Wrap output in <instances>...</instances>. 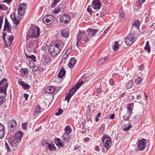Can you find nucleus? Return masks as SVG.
I'll return each mask as SVG.
<instances>
[{
	"instance_id": "nucleus-24",
	"label": "nucleus",
	"mask_w": 155,
	"mask_h": 155,
	"mask_svg": "<svg viewBox=\"0 0 155 155\" xmlns=\"http://www.w3.org/2000/svg\"><path fill=\"white\" fill-rule=\"evenodd\" d=\"M8 42L5 43L6 44V46L7 47L11 45L12 42L14 39V37L12 35L9 36L8 37Z\"/></svg>"
},
{
	"instance_id": "nucleus-62",
	"label": "nucleus",
	"mask_w": 155,
	"mask_h": 155,
	"mask_svg": "<svg viewBox=\"0 0 155 155\" xmlns=\"http://www.w3.org/2000/svg\"><path fill=\"white\" fill-rule=\"evenodd\" d=\"M24 97L25 98V100L27 101L28 100V94H24Z\"/></svg>"
},
{
	"instance_id": "nucleus-45",
	"label": "nucleus",
	"mask_w": 155,
	"mask_h": 155,
	"mask_svg": "<svg viewBox=\"0 0 155 155\" xmlns=\"http://www.w3.org/2000/svg\"><path fill=\"white\" fill-rule=\"evenodd\" d=\"M20 72L21 73H23L25 74H27L28 73V71L27 68H22Z\"/></svg>"
},
{
	"instance_id": "nucleus-3",
	"label": "nucleus",
	"mask_w": 155,
	"mask_h": 155,
	"mask_svg": "<svg viewBox=\"0 0 155 155\" xmlns=\"http://www.w3.org/2000/svg\"><path fill=\"white\" fill-rule=\"evenodd\" d=\"M7 81V79L4 78L0 81V92L3 93L5 96L7 95L6 91L8 85Z\"/></svg>"
},
{
	"instance_id": "nucleus-44",
	"label": "nucleus",
	"mask_w": 155,
	"mask_h": 155,
	"mask_svg": "<svg viewBox=\"0 0 155 155\" xmlns=\"http://www.w3.org/2000/svg\"><path fill=\"white\" fill-rule=\"evenodd\" d=\"M61 10V8L59 7H55V9L53 11V12L55 14H57L58 13L60 10Z\"/></svg>"
},
{
	"instance_id": "nucleus-8",
	"label": "nucleus",
	"mask_w": 155,
	"mask_h": 155,
	"mask_svg": "<svg viewBox=\"0 0 155 155\" xmlns=\"http://www.w3.org/2000/svg\"><path fill=\"white\" fill-rule=\"evenodd\" d=\"M136 38L133 34L130 33L127 36V45H131L136 40Z\"/></svg>"
},
{
	"instance_id": "nucleus-48",
	"label": "nucleus",
	"mask_w": 155,
	"mask_h": 155,
	"mask_svg": "<svg viewBox=\"0 0 155 155\" xmlns=\"http://www.w3.org/2000/svg\"><path fill=\"white\" fill-rule=\"evenodd\" d=\"M63 112V110L61 109V108H59L58 109V111L55 114V115L57 116H59Z\"/></svg>"
},
{
	"instance_id": "nucleus-59",
	"label": "nucleus",
	"mask_w": 155,
	"mask_h": 155,
	"mask_svg": "<svg viewBox=\"0 0 155 155\" xmlns=\"http://www.w3.org/2000/svg\"><path fill=\"white\" fill-rule=\"evenodd\" d=\"M45 68H41V67H37V70H35V71H36V70H38L39 71H44L45 70Z\"/></svg>"
},
{
	"instance_id": "nucleus-53",
	"label": "nucleus",
	"mask_w": 155,
	"mask_h": 155,
	"mask_svg": "<svg viewBox=\"0 0 155 155\" xmlns=\"http://www.w3.org/2000/svg\"><path fill=\"white\" fill-rule=\"evenodd\" d=\"M7 34L5 32H3L2 34V38L4 40V42L5 43H6V41L5 40V37L6 36Z\"/></svg>"
},
{
	"instance_id": "nucleus-16",
	"label": "nucleus",
	"mask_w": 155,
	"mask_h": 155,
	"mask_svg": "<svg viewBox=\"0 0 155 155\" xmlns=\"http://www.w3.org/2000/svg\"><path fill=\"white\" fill-rule=\"evenodd\" d=\"M18 83L19 85L22 86L25 90H28L31 87V86L26 83H25L22 81H18Z\"/></svg>"
},
{
	"instance_id": "nucleus-1",
	"label": "nucleus",
	"mask_w": 155,
	"mask_h": 155,
	"mask_svg": "<svg viewBox=\"0 0 155 155\" xmlns=\"http://www.w3.org/2000/svg\"><path fill=\"white\" fill-rule=\"evenodd\" d=\"M48 51L51 56L55 57L60 52L61 49L57 44L51 42L49 47Z\"/></svg>"
},
{
	"instance_id": "nucleus-7",
	"label": "nucleus",
	"mask_w": 155,
	"mask_h": 155,
	"mask_svg": "<svg viewBox=\"0 0 155 155\" xmlns=\"http://www.w3.org/2000/svg\"><path fill=\"white\" fill-rule=\"evenodd\" d=\"M71 20V16L68 14H64L62 15L60 19V22L61 23L65 24H69Z\"/></svg>"
},
{
	"instance_id": "nucleus-30",
	"label": "nucleus",
	"mask_w": 155,
	"mask_h": 155,
	"mask_svg": "<svg viewBox=\"0 0 155 155\" xmlns=\"http://www.w3.org/2000/svg\"><path fill=\"white\" fill-rule=\"evenodd\" d=\"M74 94V92L71 94L69 93H67L66 94L65 100L67 101L68 103H69L71 98Z\"/></svg>"
},
{
	"instance_id": "nucleus-21",
	"label": "nucleus",
	"mask_w": 155,
	"mask_h": 155,
	"mask_svg": "<svg viewBox=\"0 0 155 155\" xmlns=\"http://www.w3.org/2000/svg\"><path fill=\"white\" fill-rule=\"evenodd\" d=\"M76 62V60L74 58H71L68 64V66L71 68H72L74 66Z\"/></svg>"
},
{
	"instance_id": "nucleus-46",
	"label": "nucleus",
	"mask_w": 155,
	"mask_h": 155,
	"mask_svg": "<svg viewBox=\"0 0 155 155\" xmlns=\"http://www.w3.org/2000/svg\"><path fill=\"white\" fill-rule=\"evenodd\" d=\"M79 35H80L79 34H78L77 37V44H76V46L78 47V45L80 42V41H81V38L79 37Z\"/></svg>"
},
{
	"instance_id": "nucleus-14",
	"label": "nucleus",
	"mask_w": 155,
	"mask_h": 155,
	"mask_svg": "<svg viewBox=\"0 0 155 155\" xmlns=\"http://www.w3.org/2000/svg\"><path fill=\"white\" fill-rule=\"evenodd\" d=\"M98 31V30L94 29L89 28L87 30V35L90 37V38H91Z\"/></svg>"
},
{
	"instance_id": "nucleus-55",
	"label": "nucleus",
	"mask_w": 155,
	"mask_h": 155,
	"mask_svg": "<svg viewBox=\"0 0 155 155\" xmlns=\"http://www.w3.org/2000/svg\"><path fill=\"white\" fill-rule=\"evenodd\" d=\"M3 17L2 16H0V29L2 28L3 22Z\"/></svg>"
},
{
	"instance_id": "nucleus-35",
	"label": "nucleus",
	"mask_w": 155,
	"mask_h": 155,
	"mask_svg": "<svg viewBox=\"0 0 155 155\" xmlns=\"http://www.w3.org/2000/svg\"><path fill=\"white\" fill-rule=\"evenodd\" d=\"M61 34L63 38H67L68 37V33L65 30L62 31L61 32Z\"/></svg>"
},
{
	"instance_id": "nucleus-10",
	"label": "nucleus",
	"mask_w": 155,
	"mask_h": 155,
	"mask_svg": "<svg viewBox=\"0 0 155 155\" xmlns=\"http://www.w3.org/2000/svg\"><path fill=\"white\" fill-rule=\"evenodd\" d=\"M8 129L9 132L12 131L16 127L17 124L14 120H11L8 122Z\"/></svg>"
},
{
	"instance_id": "nucleus-63",
	"label": "nucleus",
	"mask_w": 155,
	"mask_h": 155,
	"mask_svg": "<svg viewBox=\"0 0 155 155\" xmlns=\"http://www.w3.org/2000/svg\"><path fill=\"white\" fill-rule=\"evenodd\" d=\"M12 0H4L3 2H5L7 4H9L12 2Z\"/></svg>"
},
{
	"instance_id": "nucleus-64",
	"label": "nucleus",
	"mask_w": 155,
	"mask_h": 155,
	"mask_svg": "<svg viewBox=\"0 0 155 155\" xmlns=\"http://www.w3.org/2000/svg\"><path fill=\"white\" fill-rule=\"evenodd\" d=\"M145 1V0H139L138 3L139 5H141L143 3H144Z\"/></svg>"
},
{
	"instance_id": "nucleus-9",
	"label": "nucleus",
	"mask_w": 155,
	"mask_h": 155,
	"mask_svg": "<svg viewBox=\"0 0 155 155\" xmlns=\"http://www.w3.org/2000/svg\"><path fill=\"white\" fill-rule=\"evenodd\" d=\"M79 34V37L81 38V41H83L85 43H87L89 41L90 37L87 35L85 32L79 31L78 34Z\"/></svg>"
},
{
	"instance_id": "nucleus-56",
	"label": "nucleus",
	"mask_w": 155,
	"mask_h": 155,
	"mask_svg": "<svg viewBox=\"0 0 155 155\" xmlns=\"http://www.w3.org/2000/svg\"><path fill=\"white\" fill-rule=\"evenodd\" d=\"M134 95H132V94H131L129 95V101H132L134 99Z\"/></svg>"
},
{
	"instance_id": "nucleus-42",
	"label": "nucleus",
	"mask_w": 155,
	"mask_h": 155,
	"mask_svg": "<svg viewBox=\"0 0 155 155\" xmlns=\"http://www.w3.org/2000/svg\"><path fill=\"white\" fill-rule=\"evenodd\" d=\"M133 85V81L132 80H130L128 82L127 85V88L129 89Z\"/></svg>"
},
{
	"instance_id": "nucleus-17",
	"label": "nucleus",
	"mask_w": 155,
	"mask_h": 155,
	"mask_svg": "<svg viewBox=\"0 0 155 155\" xmlns=\"http://www.w3.org/2000/svg\"><path fill=\"white\" fill-rule=\"evenodd\" d=\"M5 127L4 125L0 123V139H2L4 136Z\"/></svg>"
},
{
	"instance_id": "nucleus-57",
	"label": "nucleus",
	"mask_w": 155,
	"mask_h": 155,
	"mask_svg": "<svg viewBox=\"0 0 155 155\" xmlns=\"http://www.w3.org/2000/svg\"><path fill=\"white\" fill-rule=\"evenodd\" d=\"M27 123L25 122L22 124V127L23 129H25L26 128L27 125H26Z\"/></svg>"
},
{
	"instance_id": "nucleus-6",
	"label": "nucleus",
	"mask_w": 155,
	"mask_h": 155,
	"mask_svg": "<svg viewBox=\"0 0 155 155\" xmlns=\"http://www.w3.org/2000/svg\"><path fill=\"white\" fill-rule=\"evenodd\" d=\"M54 19L53 16L51 15H47L42 19L43 22L45 24L48 25L52 23Z\"/></svg>"
},
{
	"instance_id": "nucleus-54",
	"label": "nucleus",
	"mask_w": 155,
	"mask_h": 155,
	"mask_svg": "<svg viewBox=\"0 0 155 155\" xmlns=\"http://www.w3.org/2000/svg\"><path fill=\"white\" fill-rule=\"evenodd\" d=\"M72 49H71L69 48V49H68L65 53V54H66L67 56H68L72 51Z\"/></svg>"
},
{
	"instance_id": "nucleus-47",
	"label": "nucleus",
	"mask_w": 155,
	"mask_h": 155,
	"mask_svg": "<svg viewBox=\"0 0 155 155\" xmlns=\"http://www.w3.org/2000/svg\"><path fill=\"white\" fill-rule=\"evenodd\" d=\"M5 149L7 150L8 152H10L11 151L8 144L6 141L5 142Z\"/></svg>"
},
{
	"instance_id": "nucleus-50",
	"label": "nucleus",
	"mask_w": 155,
	"mask_h": 155,
	"mask_svg": "<svg viewBox=\"0 0 155 155\" xmlns=\"http://www.w3.org/2000/svg\"><path fill=\"white\" fill-rule=\"evenodd\" d=\"M60 0H54L53 3L52 5L51 6L52 8H53L57 4L60 2Z\"/></svg>"
},
{
	"instance_id": "nucleus-31",
	"label": "nucleus",
	"mask_w": 155,
	"mask_h": 155,
	"mask_svg": "<svg viewBox=\"0 0 155 155\" xmlns=\"http://www.w3.org/2000/svg\"><path fill=\"white\" fill-rule=\"evenodd\" d=\"M27 7V5L25 3H22L20 4L18 7V9H21V10H23L25 11V9Z\"/></svg>"
},
{
	"instance_id": "nucleus-23",
	"label": "nucleus",
	"mask_w": 155,
	"mask_h": 155,
	"mask_svg": "<svg viewBox=\"0 0 155 155\" xmlns=\"http://www.w3.org/2000/svg\"><path fill=\"white\" fill-rule=\"evenodd\" d=\"M66 71L64 67H62L60 70L58 74V77L60 78H62L66 74Z\"/></svg>"
},
{
	"instance_id": "nucleus-19",
	"label": "nucleus",
	"mask_w": 155,
	"mask_h": 155,
	"mask_svg": "<svg viewBox=\"0 0 155 155\" xmlns=\"http://www.w3.org/2000/svg\"><path fill=\"white\" fill-rule=\"evenodd\" d=\"M61 138L62 140L66 141V142H68L71 138V136L69 134L64 133L61 136Z\"/></svg>"
},
{
	"instance_id": "nucleus-5",
	"label": "nucleus",
	"mask_w": 155,
	"mask_h": 155,
	"mask_svg": "<svg viewBox=\"0 0 155 155\" xmlns=\"http://www.w3.org/2000/svg\"><path fill=\"white\" fill-rule=\"evenodd\" d=\"M146 140L144 139L139 140L137 143V147L136 148V150L139 151L143 150L146 147Z\"/></svg>"
},
{
	"instance_id": "nucleus-32",
	"label": "nucleus",
	"mask_w": 155,
	"mask_h": 155,
	"mask_svg": "<svg viewBox=\"0 0 155 155\" xmlns=\"http://www.w3.org/2000/svg\"><path fill=\"white\" fill-rule=\"evenodd\" d=\"M144 50L145 51H147L148 52H149L150 51V47L148 41H147L146 42V45L144 47Z\"/></svg>"
},
{
	"instance_id": "nucleus-36",
	"label": "nucleus",
	"mask_w": 155,
	"mask_h": 155,
	"mask_svg": "<svg viewBox=\"0 0 155 155\" xmlns=\"http://www.w3.org/2000/svg\"><path fill=\"white\" fill-rule=\"evenodd\" d=\"M118 45V42L117 41H115L114 45V46H113V49L114 51H115L118 50L119 48Z\"/></svg>"
},
{
	"instance_id": "nucleus-22",
	"label": "nucleus",
	"mask_w": 155,
	"mask_h": 155,
	"mask_svg": "<svg viewBox=\"0 0 155 155\" xmlns=\"http://www.w3.org/2000/svg\"><path fill=\"white\" fill-rule=\"evenodd\" d=\"M52 61V60L48 57H44L43 59V62L45 65H49Z\"/></svg>"
},
{
	"instance_id": "nucleus-26",
	"label": "nucleus",
	"mask_w": 155,
	"mask_h": 155,
	"mask_svg": "<svg viewBox=\"0 0 155 155\" xmlns=\"http://www.w3.org/2000/svg\"><path fill=\"white\" fill-rule=\"evenodd\" d=\"M25 54L27 59L29 58L31 59L32 60V62H35L36 61V57L35 55L33 54L31 55H29L25 52Z\"/></svg>"
},
{
	"instance_id": "nucleus-15",
	"label": "nucleus",
	"mask_w": 155,
	"mask_h": 155,
	"mask_svg": "<svg viewBox=\"0 0 155 155\" xmlns=\"http://www.w3.org/2000/svg\"><path fill=\"white\" fill-rule=\"evenodd\" d=\"M134 104L133 103L127 104V108L128 110L127 112V114H128V116H127L128 119L130 117L131 115L132 114V111L134 107Z\"/></svg>"
},
{
	"instance_id": "nucleus-40",
	"label": "nucleus",
	"mask_w": 155,
	"mask_h": 155,
	"mask_svg": "<svg viewBox=\"0 0 155 155\" xmlns=\"http://www.w3.org/2000/svg\"><path fill=\"white\" fill-rule=\"evenodd\" d=\"M107 59V57H105L104 58H103L100 60L98 62L97 64L98 65H100L102 64Z\"/></svg>"
},
{
	"instance_id": "nucleus-25",
	"label": "nucleus",
	"mask_w": 155,
	"mask_h": 155,
	"mask_svg": "<svg viewBox=\"0 0 155 155\" xmlns=\"http://www.w3.org/2000/svg\"><path fill=\"white\" fill-rule=\"evenodd\" d=\"M140 25V21L138 20H135L132 24V26L137 29L139 28Z\"/></svg>"
},
{
	"instance_id": "nucleus-52",
	"label": "nucleus",
	"mask_w": 155,
	"mask_h": 155,
	"mask_svg": "<svg viewBox=\"0 0 155 155\" xmlns=\"http://www.w3.org/2000/svg\"><path fill=\"white\" fill-rule=\"evenodd\" d=\"M74 87H72L69 91V93H70L71 94H73V93L74 92V93L76 92V91L75 89L74 88Z\"/></svg>"
},
{
	"instance_id": "nucleus-29",
	"label": "nucleus",
	"mask_w": 155,
	"mask_h": 155,
	"mask_svg": "<svg viewBox=\"0 0 155 155\" xmlns=\"http://www.w3.org/2000/svg\"><path fill=\"white\" fill-rule=\"evenodd\" d=\"M49 150L50 151H56V148L53 144L48 143L47 146Z\"/></svg>"
},
{
	"instance_id": "nucleus-33",
	"label": "nucleus",
	"mask_w": 155,
	"mask_h": 155,
	"mask_svg": "<svg viewBox=\"0 0 155 155\" xmlns=\"http://www.w3.org/2000/svg\"><path fill=\"white\" fill-rule=\"evenodd\" d=\"M65 133L69 134L72 131V129L70 126L68 125L66 126L64 129Z\"/></svg>"
},
{
	"instance_id": "nucleus-28",
	"label": "nucleus",
	"mask_w": 155,
	"mask_h": 155,
	"mask_svg": "<svg viewBox=\"0 0 155 155\" xmlns=\"http://www.w3.org/2000/svg\"><path fill=\"white\" fill-rule=\"evenodd\" d=\"M10 26L9 23L7 18L5 19V23L3 31H5L7 29V28H9Z\"/></svg>"
},
{
	"instance_id": "nucleus-20",
	"label": "nucleus",
	"mask_w": 155,
	"mask_h": 155,
	"mask_svg": "<svg viewBox=\"0 0 155 155\" xmlns=\"http://www.w3.org/2000/svg\"><path fill=\"white\" fill-rule=\"evenodd\" d=\"M10 143L12 147L14 149L16 148L20 142L12 139V138H11L10 139Z\"/></svg>"
},
{
	"instance_id": "nucleus-4",
	"label": "nucleus",
	"mask_w": 155,
	"mask_h": 155,
	"mask_svg": "<svg viewBox=\"0 0 155 155\" xmlns=\"http://www.w3.org/2000/svg\"><path fill=\"white\" fill-rule=\"evenodd\" d=\"M102 140L103 143L100 144V146L101 147V145L103 146L104 145L105 147L107 149H108L111 143V138L107 135H105L102 137Z\"/></svg>"
},
{
	"instance_id": "nucleus-43",
	"label": "nucleus",
	"mask_w": 155,
	"mask_h": 155,
	"mask_svg": "<svg viewBox=\"0 0 155 155\" xmlns=\"http://www.w3.org/2000/svg\"><path fill=\"white\" fill-rule=\"evenodd\" d=\"M29 43L30 44L28 45L27 48L32 49L34 45V43L33 41H31L29 42Z\"/></svg>"
},
{
	"instance_id": "nucleus-49",
	"label": "nucleus",
	"mask_w": 155,
	"mask_h": 155,
	"mask_svg": "<svg viewBox=\"0 0 155 155\" xmlns=\"http://www.w3.org/2000/svg\"><path fill=\"white\" fill-rule=\"evenodd\" d=\"M142 80L141 78L139 77L136 79V83L137 84H140L142 83Z\"/></svg>"
},
{
	"instance_id": "nucleus-11",
	"label": "nucleus",
	"mask_w": 155,
	"mask_h": 155,
	"mask_svg": "<svg viewBox=\"0 0 155 155\" xmlns=\"http://www.w3.org/2000/svg\"><path fill=\"white\" fill-rule=\"evenodd\" d=\"M92 7L96 11L99 10L100 9L101 4L99 0H93Z\"/></svg>"
},
{
	"instance_id": "nucleus-61",
	"label": "nucleus",
	"mask_w": 155,
	"mask_h": 155,
	"mask_svg": "<svg viewBox=\"0 0 155 155\" xmlns=\"http://www.w3.org/2000/svg\"><path fill=\"white\" fill-rule=\"evenodd\" d=\"M89 6H88V7L87 8V11L89 13H90V14H92V10L91 9V8H90L89 7Z\"/></svg>"
},
{
	"instance_id": "nucleus-58",
	"label": "nucleus",
	"mask_w": 155,
	"mask_h": 155,
	"mask_svg": "<svg viewBox=\"0 0 155 155\" xmlns=\"http://www.w3.org/2000/svg\"><path fill=\"white\" fill-rule=\"evenodd\" d=\"M104 126L103 125H101L100 128L99 132L100 133H102L104 130Z\"/></svg>"
},
{
	"instance_id": "nucleus-13",
	"label": "nucleus",
	"mask_w": 155,
	"mask_h": 155,
	"mask_svg": "<svg viewBox=\"0 0 155 155\" xmlns=\"http://www.w3.org/2000/svg\"><path fill=\"white\" fill-rule=\"evenodd\" d=\"M23 134V133L21 131H18L15 134V136L11 138L15 140H17L18 141L20 142L22 137V135Z\"/></svg>"
},
{
	"instance_id": "nucleus-27",
	"label": "nucleus",
	"mask_w": 155,
	"mask_h": 155,
	"mask_svg": "<svg viewBox=\"0 0 155 155\" xmlns=\"http://www.w3.org/2000/svg\"><path fill=\"white\" fill-rule=\"evenodd\" d=\"M12 16L11 15L10 17L13 20V23L16 25H18L20 22V20L19 19H18L16 17H15V14L14 15L13 17H12Z\"/></svg>"
},
{
	"instance_id": "nucleus-34",
	"label": "nucleus",
	"mask_w": 155,
	"mask_h": 155,
	"mask_svg": "<svg viewBox=\"0 0 155 155\" xmlns=\"http://www.w3.org/2000/svg\"><path fill=\"white\" fill-rule=\"evenodd\" d=\"M84 84V82L83 81H81L80 82L78 83L74 86L73 87H74L76 91H77L78 89L82 85Z\"/></svg>"
},
{
	"instance_id": "nucleus-37",
	"label": "nucleus",
	"mask_w": 155,
	"mask_h": 155,
	"mask_svg": "<svg viewBox=\"0 0 155 155\" xmlns=\"http://www.w3.org/2000/svg\"><path fill=\"white\" fill-rule=\"evenodd\" d=\"M4 95H5L4 94ZM5 95L4 96L3 95L0 96V106L5 102Z\"/></svg>"
},
{
	"instance_id": "nucleus-39",
	"label": "nucleus",
	"mask_w": 155,
	"mask_h": 155,
	"mask_svg": "<svg viewBox=\"0 0 155 155\" xmlns=\"http://www.w3.org/2000/svg\"><path fill=\"white\" fill-rule=\"evenodd\" d=\"M41 108L40 107L37 105L35 106V114H38V113L41 111Z\"/></svg>"
},
{
	"instance_id": "nucleus-41",
	"label": "nucleus",
	"mask_w": 155,
	"mask_h": 155,
	"mask_svg": "<svg viewBox=\"0 0 155 155\" xmlns=\"http://www.w3.org/2000/svg\"><path fill=\"white\" fill-rule=\"evenodd\" d=\"M25 12V11L21 9H18V15L21 16L23 15Z\"/></svg>"
},
{
	"instance_id": "nucleus-18",
	"label": "nucleus",
	"mask_w": 155,
	"mask_h": 155,
	"mask_svg": "<svg viewBox=\"0 0 155 155\" xmlns=\"http://www.w3.org/2000/svg\"><path fill=\"white\" fill-rule=\"evenodd\" d=\"M55 90V88L53 86H49L46 88L45 93L49 94H52L54 92Z\"/></svg>"
},
{
	"instance_id": "nucleus-12",
	"label": "nucleus",
	"mask_w": 155,
	"mask_h": 155,
	"mask_svg": "<svg viewBox=\"0 0 155 155\" xmlns=\"http://www.w3.org/2000/svg\"><path fill=\"white\" fill-rule=\"evenodd\" d=\"M54 141L56 145L58 148L64 147L65 141L62 140L60 138L56 137L54 139Z\"/></svg>"
},
{
	"instance_id": "nucleus-51",
	"label": "nucleus",
	"mask_w": 155,
	"mask_h": 155,
	"mask_svg": "<svg viewBox=\"0 0 155 155\" xmlns=\"http://www.w3.org/2000/svg\"><path fill=\"white\" fill-rule=\"evenodd\" d=\"M42 146H45V145H48V141L46 140H43L42 141Z\"/></svg>"
},
{
	"instance_id": "nucleus-60",
	"label": "nucleus",
	"mask_w": 155,
	"mask_h": 155,
	"mask_svg": "<svg viewBox=\"0 0 155 155\" xmlns=\"http://www.w3.org/2000/svg\"><path fill=\"white\" fill-rule=\"evenodd\" d=\"M47 46L46 45H43L41 48V50L44 51H45L47 49L46 48Z\"/></svg>"
},
{
	"instance_id": "nucleus-2",
	"label": "nucleus",
	"mask_w": 155,
	"mask_h": 155,
	"mask_svg": "<svg viewBox=\"0 0 155 155\" xmlns=\"http://www.w3.org/2000/svg\"><path fill=\"white\" fill-rule=\"evenodd\" d=\"M40 35V28L37 26L32 27L29 32L27 34L29 37L33 38L38 37Z\"/></svg>"
},
{
	"instance_id": "nucleus-38",
	"label": "nucleus",
	"mask_w": 155,
	"mask_h": 155,
	"mask_svg": "<svg viewBox=\"0 0 155 155\" xmlns=\"http://www.w3.org/2000/svg\"><path fill=\"white\" fill-rule=\"evenodd\" d=\"M120 15V19L121 20H123L125 17V14L123 10L120 9L119 12Z\"/></svg>"
}]
</instances>
